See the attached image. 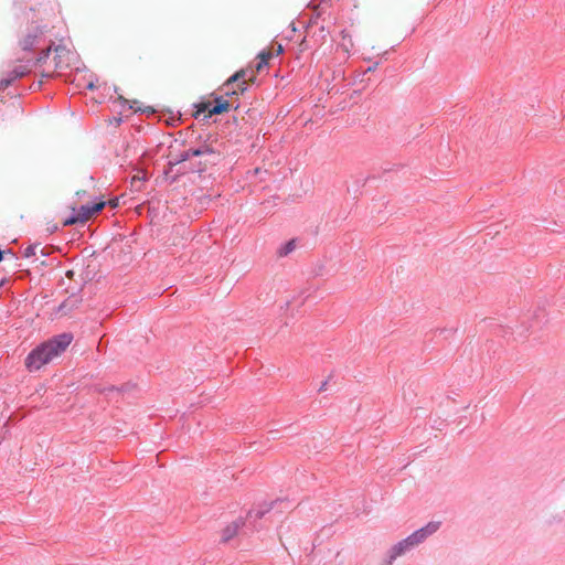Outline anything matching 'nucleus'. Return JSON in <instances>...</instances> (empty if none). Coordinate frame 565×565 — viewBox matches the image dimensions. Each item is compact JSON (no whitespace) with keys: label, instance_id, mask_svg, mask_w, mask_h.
<instances>
[{"label":"nucleus","instance_id":"obj_1","mask_svg":"<svg viewBox=\"0 0 565 565\" xmlns=\"http://www.w3.org/2000/svg\"><path fill=\"white\" fill-rule=\"evenodd\" d=\"M72 340L73 335L71 333H61L38 345L26 356V367L30 371L40 370L43 365L64 352Z\"/></svg>","mask_w":565,"mask_h":565},{"label":"nucleus","instance_id":"obj_2","mask_svg":"<svg viewBox=\"0 0 565 565\" xmlns=\"http://www.w3.org/2000/svg\"><path fill=\"white\" fill-rule=\"evenodd\" d=\"M417 546L413 542L412 537L408 535L407 537L398 541L394 545L390 547L386 552L384 564L383 565H393V563L401 556L409 553Z\"/></svg>","mask_w":565,"mask_h":565},{"label":"nucleus","instance_id":"obj_3","mask_svg":"<svg viewBox=\"0 0 565 565\" xmlns=\"http://www.w3.org/2000/svg\"><path fill=\"white\" fill-rule=\"evenodd\" d=\"M106 203L104 201L92 203V204H85L82 205L76 213V215L72 216L71 218L65 221V225H72L75 223H84L88 221L94 214L100 212L105 207Z\"/></svg>","mask_w":565,"mask_h":565},{"label":"nucleus","instance_id":"obj_4","mask_svg":"<svg viewBox=\"0 0 565 565\" xmlns=\"http://www.w3.org/2000/svg\"><path fill=\"white\" fill-rule=\"evenodd\" d=\"M247 72L239 71L232 75L223 85V92L225 95H238L247 88L245 79Z\"/></svg>","mask_w":565,"mask_h":565},{"label":"nucleus","instance_id":"obj_5","mask_svg":"<svg viewBox=\"0 0 565 565\" xmlns=\"http://www.w3.org/2000/svg\"><path fill=\"white\" fill-rule=\"evenodd\" d=\"M212 152H213L212 148L207 145H203L195 149L191 148V149L180 152L179 154L171 156V158L169 160V164L175 166V164L184 162L193 157H200V156H203L206 153H212Z\"/></svg>","mask_w":565,"mask_h":565},{"label":"nucleus","instance_id":"obj_6","mask_svg":"<svg viewBox=\"0 0 565 565\" xmlns=\"http://www.w3.org/2000/svg\"><path fill=\"white\" fill-rule=\"evenodd\" d=\"M441 523L439 521H430L425 526L416 530L409 536L416 546L423 544L429 536L435 534L440 529Z\"/></svg>","mask_w":565,"mask_h":565},{"label":"nucleus","instance_id":"obj_7","mask_svg":"<svg viewBox=\"0 0 565 565\" xmlns=\"http://www.w3.org/2000/svg\"><path fill=\"white\" fill-rule=\"evenodd\" d=\"M75 61V55L73 52H71L65 46L58 45L55 47V55H54V65L55 70L63 71L73 64Z\"/></svg>","mask_w":565,"mask_h":565},{"label":"nucleus","instance_id":"obj_8","mask_svg":"<svg viewBox=\"0 0 565 565\" xmlns=\"http://www.w3.org/2000/svg\"><path fill=\"white\" fill-rule=\"evenodd\" d=\"M31 72L29 64H20L6 76L0 79V90L9 87L15 79L21 78Z\"/></svg>","mask_w":565,"mask_h":565},{"label":"nucleus","instance_id":"obj_9","mask_svg":"<svg viewBox=\"0 0 565 565\" xmlns=\"http://www.w3.org/2000/svg\"><path fill=\"white\" fill-rule=\"evenodd\" d=\"M230 107V104L227 100H225L223 97H218L215 99L214 104L211 105H202V108L199 109V113L200 111H207L209 113V116H213V115H220V114H223L224 111H226Z\"/></svg>","mask_w":565,"mask_h":565},{"label":"nucleus","instance_id":"obj_10","mask_svg":"<svg viewBox=\"0 0 565 565\" xmlns=\"http://www.w3.org/2000/svg\"><path fill=\"white\" fill-rule=\"evenodd\" d=\"M244 525V522L242 519H237L234 522H232L230 525H227L222 533V540L224 542L230 541L233 539L239 531V529Z\"/></svg>","mask_w":565,"mask_h":565},{"label":"nucleus","instance_id":"obj_11","mask_svg":"<svg viewBox=\"0 0 565 565\" xmlns=\"http://www.w3.org/2000/svg\"><path fill=\"white\" fill-rule=\"evenodd\" d=\"M295 248H296V241L290 239L287 243H285L284 245H281L277 253L280 257H285L288 254H290Z\"/></svg>","mask_w":565,"mask_h":565},{"label":"nucleus","instance_id":"obj_12","mask_svg":"<svg viewBox=\"0 0 565 565\" xmlns=\"http://www.w3.org/2000/svg\"><path fill=\"white\" fill-rule=\"evenodd\" d=\"M270 509H271V507L266 508V509H263V508L254 509L248 512L247 520L255 521L257 519H262L267 512H269Z\"/></svg>","mask_w":565,"mask_h":565},{"label":"nucleus","instance_id":"obj_13","mask_svg":"<svg viewBox=\"0 0 565 565\" xmlns=\"http://www.w3.org/2000/svg\"><path fill=\"white\" fill-rule=\"evenodd\" d=\"M273 54L270 52H260L258 54V63H257V71H260L264 66L268 64V61L271 58Z\"/></svg>","mask_w":565,"mask_h":565},{"label":"nucleus","instance_id":"obj_14","mask_svg":"<svg viewBox=\"0 0 565 565\" xmlns=\"http://www.w3.org/2000/svg\"><path fill=\"white\" fill-rule=\"evenodd\" d=\"M35 38L36 36L28 35L25 39H23L21 42L22 49L30 50L35 43Z\"/></svg>","mask_w":565,"mask_h":565},{"label":"nucleus","instance_id":"obj_15","mask_svg":"<svg viewBox=\"0 0 565 565\" xmlns=\"http://www.w3.org/2000/svg\"><path fill=\"white\" fill-rule=\"evenodd\" d=\"M38 247L39 245H29L28 247L24 248L23 256L26 258L34 256L36 254Z\"/></svg>","mask_w":565,"mask_h":565},{"label":"nucleus","instance_id":"obj_16","mask_svg":"<svg viewBox=\"0 0 565 565\" xmlns=\"http://www.w3.org/2000/svg\"><path fill=\"white\" fill-rule=\"evenodd\" d=\"M341 46L349 52L350 49L353 46L351 38L347 39V36H343V41L341 43Z\"/></svg>","mask_w":565,"mask_h":565},{"label":"nucleus","instance_id":"obj_17","mask_svg":"<svg viewBox=\"0 0 565 565\" xmlns=\"http://www.w3.org/2000/svg\"><path fill=\"white\" fill-rule=\"evenodd\" d=\"M50 52H51V47H47L46 50L42 51L38 58V63L44 62L49 57Z\"/></svg>","mask_w":565,"mask_h":565},{"label":"nucleus","instance_id":"obj_18","mask_svg":"<svg viewBox=\"0 0 565 565\" xmlns=\"http://www.w3.org/2000/svg\"><path fill=\"white\" fill-rule=\"evenodd\" d=\"M115 392H119V391H118V388L111 386V387L107 388L106 395H109L110 393H115Z\"/></svg>","mask_w":565,"mask_h":565},{"label":"nucleus","instance_id":"obj_19","mask_svg":"<svg viewBox=\"0 0 565 565\" xmlns=\"http://www.w3.org/2000/svg\"><path fill=\"white\" fill-rule=\"evenodd\" d=\"M327 384H328V381L322 382L321 386L319 387V392L326 391Z\"/></svg>","mask_w":565,"mask_h":565},{"label":"nucleus","instance_id":"obj_20","mask_svg":"<svg viewBox=\"0 0 565 565\" xmlns=\"http://www.w3.org/2000/svg\"><path fill=\"white\" fill-rule=\"evenodd\" d=\"M377 65H379V64H377V63H375L374 65H372V66L367 67L366 73L375 71V70H376V67H377Z\"/></svg>","mask_w":565,"mask_h":565},{"label":"nucleus","instance_id":"obj_21","mask_svg":"<svg viewBox=\"0 0 565 565\" xmlns=\"http://www.w3.org/2000/svg\"><path fill=\"white\" fill-rule=\"evenodd\" d=\"M280 53H282V46L279 44L277 47V55H279Z\"/></svg>","mask_w":565,"mask_h":565},{"label":"nucleus","instance_id":"obj_22","mask_svg":"<svg viewBox=\"0 0 565 565\" xmlns=\"http://www.w3.org/2000/svg\"><path fill=\"white\" fill-rule=\"evenodd\" d=\"M137 180H138V181H145V180H146V178H145V177H142V178L135 177L132 181H137Z\"/></svg>","mask_w":565,"mask_h":565},{"label":"nucleus","instance_id":"obj_23","mask_svg":"<svg viewBox=\"0 0 565 565\" xmlns=\"http://www.w3.org/2000/svg\"><path fill=\"white\" fill-rule=\"evenodd\" d=\"M111 206L116 207L117 206V201L111 202Z\"/></svg>","mask_w":565,"mask_h":565}]
</instances>
